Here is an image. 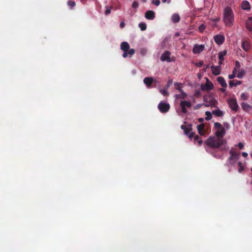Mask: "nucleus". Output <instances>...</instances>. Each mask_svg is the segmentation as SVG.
I'll return each instance as SVG.
<instances>
[{
    "label": "nucleus",
    "mask_w": 252,
    "mask_h": 252,
    "mask_svg": "<svg viewBox=\"0 0 252 252\" xmlns=\"http://www.w3.org/2000/svg\"><path fill=\"white\" fill-rule=\"evenodd\" d=\"M212 71L215 75H218L220 74L221 71V67L220 65L211 66Z\"/></svg>",
    "instance_id": "obj_11"
},
{
    "label": "nucleus",
    "mask_w": 252,
    "mask_h": 252,
    "mask_svg": "<svg viewBox=\"0 0 252 252\" xmlns=\"http://www.w3.org/2000/svg\"><path fill=\"white\" fill-rule=\"evenodd\" d=\"M229 154L230 156L229 157L228 160H229V162L231 164H233V163L231 162V161L234 159H238L240 157V153L236 152L233 149H231L229 151Z\"/></svg>",
    "instance_id": "obj_6"
},
{
    "label": "nucleus",
    "mask_w": 252,
    "mask_h": 252,
    "mask_svg": "<svg viewBox=\"0 0 252 252\" xmlns=\"http://www.w3.org/2000/svg\"><path fill=\"white\" fill-rule=\"evenodd\" d=\"M143 82L147 88H151L154 79L152 77H146L144 79Z\"/></svg>",
    "instance_id": "obj_12"
},
{
    "label": "nucleus",
    "mask_w": 252,
    "mask_h": 252,
    "mask_svg": "<svg viewBox=\"0 0 252 252\" xmlns=\"http://www.w3.org/2000/svg\"><path fill=\"white\" fill-rule=\"evenodd\" d=\"M203 64V63L202 62H200L197 63V66L198 67H201Z\"/></svg>",
    "instance_id": "obj_53"
},
{
    "label": "nucleus",
    "mask_w": 252,
    "mask_h": 252,
    "mask_svg": "<svg viewBox=\"0 0 252 252\" xmlns=\"http://www.w3.org/2000/svg\"><path fill=\"white\" fill-rule=\"evenodd\" d=\"M241 106L242 109L245 111H248L251 107L250 105L249 104L245 102H243L241 104Z\"/></svg>",
    "instance_id": "obj_24"
},
{
    "label": "nucleus",
    "mask_w": 252,
    "mask_h": 252,
    "mask_svg": "<svg viewBox=\"0 0 252 252\" xmlns=\"http://www.w3.org/2000/svg\"><path fill=\"white\" fill-rule=\"evenodd\" d=\"M214 128L217 130L215 136H210L205 141L206 145L213 149H219L221 151H227L229 148L226 146L227 141L223 137L225 134V130L219 122L214 124Z\"/></svg>",
    "instance_id": "obj_1"
},
{
    "label": "nucleus",
    "mask_w": 252,
    "mask_h": 252,
    "mask_svg": "<svg viewBox=\"0 0 252 252\" xmlns=\"http://www.w3.org/2000/svg\"><path fill=\"white\" fill-rule=\"evenodd\" d=\"M125 26V24L124 22H121L120 26L121 28H124Z\"/></svg>",
    "instance_id": "obj_51"
},
{
    "label": "nucleus",
    "mask_w": 252,
    "mask_h": 252,
    "mask_svg": "<svg viewBox=\"0 0 252 252\" xmlns=\"http://www.w3.org/2000/svg\"><path fill=\"white\" fill-rule=\"evenodd\" d=\"M160 92L164 95H167L168 94L167 91L165 90H160Z\"/></svg>",
    "instance_id": "obj_41"
},
{
    "label": "nucleus",
    "mask_w": 252,
    "mask_h": 252,
    "mask_svg": "<svg viewBox=\"0 0 252 252\" xmlns=\"http://www.w3.org/2000/svg\"><path fill=\"white\" fill-rule=\"evenodd\" d=\"M139 27L140 28L141 31H145L146 30L147 25L144 23H140L139 24Z\"/></svg>",
    "instance_id": "obj_29"
},
{
    "label": "nucleus",
    "mask_w": 252,
    "mask_h": 252,
    "mask_svg": "<svg viewBox=\"0 0 252 252\" xmlns=\"http://www.w3.org/2000/svg\"><path fill=\"white\" fill-rule=\"evenodd\" d=\"M135 51L134 49H129L127 51L128 55H129L130 56L133 55L135 53Z\"/></svg>",
    "instance_id": "obj_35"
},
{
    "label": "nucleus",
    "mask_w": 252,
    "mask_h": 252,
    "mask_svg": "<svg viewBox=\"0 0 252 252\" xmlns=\"http://www.w3.org/2000/svg\"><path fill=\"white\" fill-rule=\"evenodd\" d=\"M235 83H234L233 80H230L229 82V86L230 88H232L233 86H234Z\"/></svg>",
    "instance_id": "obj_42"
},
{
    "label": "nucleus",
    "mask_w": 252,
    "mask_h": 252,
    "mask_svg": "<svg viewBox=\"0 0 252 252\" xmlns=\"http://www.w3.org/2000/svg\"><path fill=\"white\" fill-rule=\"evenodd\" d=\"M180 106L181 108L182 112L184 114H186L187 112L186 108H190L191 106V103L190 101L187 100L181 101L180 103Z\"/></svg>",
    "instance_id": "obj_4"
},
{
    "label": "nucleus",
    "mask_w": 252,
    "mask_h": 252,
    "mask_svg": "<svg viewBox=\"0 0 252 252\" xmlns=\"http://www.w3.org/2000/svg\"><path fill=\"white\" fill-rule=\"evenodd\" d=\"M251 171H252V168H251Z\"/></svg>",
    "instance_id": "obj_59"
},
{
    "label": "nucleus",
    "mask_w": 252,
    "mask_h": 252,
    "mask_svg": "<svg viewBox=\"0 0 252 252\" xmlns=\"http://www.w3.org/2000/svg\"><path fill=\"white\" fill-rule=\"evenodd\" d=\"M188 135H189V138H192L193 137H194V132H190Z\"/></svg>",
    "instance_id": "obj_45"
},
{
    "label": "nucleus",
    "mask_w": 252,
    "mask_h": 252,
    "mask_svg": "<svg viewBox=\"0 0 252 252\" xmlns=\"http://www.w3.org/2000/svg\"><path fill=\"white\" fill-rule=\"evenodd\" d=\"M214 88V85L213 83L207 79L206 84L204 85L201 86V90L202 91H211Z\"/></svg>",
    "instance_id": "obj_7"
},
{
    "label": "nucleus",
    "mask_w": 252,
    "mask_h": 252,
    "mask_svg": "<svg viewBox=\"0 0 252 252\" xmlns=\"http://www.w3.org/2000/svg\"><path fill=\"white\" fill-rule=\"evenodd\" d=\"M238 146L240 149H243L244 148V145L242 143L240 142L238 144Z\"/></svg>",
    "instance_id": "obj_44"
},
{
    "label": "nucleus",
    "mask_w": 252,
    "mask_h": 252,
    "mask_svg": "<svg viewBox=\"0 0 252 252\" xmlns=\"http://www.w3.org/2000/svg\"><path fill=\"white\" fill-rule=\"evenodd\" d=\"M158 109L161 113H166L170 109V105L167 103L160 102L158 105Z\"/></svg>",
    "instance_id": "obj_5"
},
{
    "label": "nucleus",
    "mask_w": 252,
    "mask_h": 252,
    "mask_svg": "<svg viewBox=\"0 0 252 252\" xmlns=\"http://www.w3.org/2000/svg\"><path fill=\"white\" fill-rule=\"evenodd\" d=\"M146 18L149 20H153L155 18V13L152 10H148L145 13Z\"/></svg>",
    "instance_id": "obj_13"
},
{
    "label": "nucleus",
    "mask_w": 252,
    "mask_h": 252,
    "mask_svg": "<svg viewBox=\"0 0 252 252\" xmlns=\"http://www.w3.org/2000/svg\"><path fill=\"white\" fill-rule=\"evenodd\" d=\"M132 6L133 8H137V7H138V2H137L136 1H133L132 4Z\"/></svg>",
    "instance_id": "obj_39"
},
{
    "label": "nucleus",
    "mask_w": 252,
    "mask_h": 252,
    "mask_svg": "<svg viewBox=\"0 0 252 252\" xmlns=\"http://www.w3.org/2000/svg\"><path fill=\"white\" fill-rule=\"evenodd\" d=\"M205 29V26L203 24H201L198 27V30L200 32H202L204 31Z\"/></svg>",
    "instance_id": "obj_34"
},
{
    "label": "nucleus",
    "mask_w": 252,
    "mask_h": 252,
    "mask_svg": "<svg viewBox=\"0 0 252 252\" xmlns=\"http://www.w3.org/2000/svg\"><path fill=\"white\" fill-rule=\"evenodd\" d=\"M238 165L239 167V168L238 169V171L241 173L243 170H244V167L243 166V164H242V163L240 161L238 162Z\"/></svg>",
    "instance_id": "obj_32"
},
{
    "label": "nucleus",
    "mask_w": 252,
    "mask_h": 252,
    "mask_svg": "<svg viewBox=\"0 0 252 252\" xmlns=\"http://www.w3.org/2000/svg\"><path fill=\"white\" fill-rule=\"evenodd\" d=\"M217 81L221 86L222 88H226L227 84L223 77L221 76L218 77L217 78Z\"/></svg>",
    "instance_id": "obj_17"
},
{
    "label": "nucleus",
    "mask_w": 252,
    "mask_h": 252,
    "mask_svg": "<svg viewBox=\"0 0 252 252\" xmlns=\"http://www.w3.org/2000/svg\"><path fill=\"white\" fill-rule=\"evenodd\" d=\"M246 28L252 34V16L249 17L248 20L246 22Z\"/></svg>",
    "instance_id": "obj_16"
},
{
    "label": "nucleus",
    "mask_w": 252,
    "mask_h": 252,
    "mask_svg": "<svg viewBox=\"0 0 252 252\" xmlns=\"http://www.w3.org/2000/svg\"><path fill=\"white\" fill-rule=\"evenodd\" d=\"M111 7L109 8V7H108V6H106V10L105 11V14L106 15L109 14L111 13Z\"/></svg>",
    "instance_id": "obj_36"
},
{
    "label": "nucleus",
    "mask_w": 252,
    "mask_h": 252,
    "mask_svg": "<svg viewBox=\"0 0 252 252\" xmlns=\"http://www.w3.org/2000/svg\"><path fill=\"white\" fill-rule=\"evenodd\" d=\"M205 47L203 45L195 44L193 48L192 52L194 54H199L204 50Z\"/></svg>",
    "instance_id": "obj_9"
},
{
    "label": "nucleus",
    "mask_w": 252,
    "mask_h": 252,
    "mask_svg": "<svg viewBox=\"0 0 252 252\" xmlns=\"http://www.w3.org/2000/svg\"><path fill=\"white\" fill-rule=\"evenodd\" d=\"M181 94H176L175 95L176 98H181V99H185L187 96V94L183 91V92H181Z\"/></svg>",
    "instance_id": "obj_22"
},
{
    "label": "nucleus",
    "mask_w": 252,
    "mask_h": 252,
    "mask_svg": "<svg viewBox=\"0 0 252 252\" xmlns=\"http://www.w3.org/2000/svg\"><path fill=\"white\" fill-rule=\"evenodd\" d=\"M175 86H177L176 89L178 90L180 92H183V90H182V88L180 86V83H175L174 84Z\"/></svg>",
    "instance_id": "obj_33"
},
{
    "label": "nucleus",
    "mask_w": 252,
    "mask_h": 252,
    "mask_svg": "<svg viewBox=\"0 0 252 252\" xmlns=\"http://www.w3.org/2000/svg\"><path fill=\"white\" fill-rule=\"evenodd\" d=\"M227 103L232 110L237 112L239 106L235 98H230L227 100Z\"/></svg>",
    "instance_id": "obj_3"
},
{
    "label": "nucleus",
    "mask_w": 252,
    "mask_h": 252,
    "mask_svg": "<svg viewBox=\"0 0 252 252\" xmlns=\"http://www.w3.org/2000/svg\"><path fill=\"white\" fill-rule=\"evenodd\" d=\"M203 121H204V119H203V118H199V119H198V121H199V122H200V123L203 122Z\"/></svg>",
    "instance_id": "obj_56"
},
{
    "label": "nucleus",
    "mask_w": 252,
    "mask_h": 252,
    "mask_svg": "<svg viewBox=\"0 0 252 252\" xmlns=\"http://www.w3.org/2000/svg\"><path fill=\"white\" fill-rule=\"evenodd\" d=\"M67 4L71 8H73L75 6V2L74 1L69 0L67 2Z\"/></svg>",
    "instance_id": "obj_31"
},
{
    "label": "nucleus",
    "mask_w": 252,
    "mask_h": 252,
    "mask_svg": "<svg viewBox=\"0 0 252 252\" xmlns=\"http://www.w3.org/2000/svg\"><path fill=\"white\" fill-rule=\"evenodd\" d=\"M242 82L241 81L237 80V81H236V82H235V83L234 84V86L236 87V86H237L238 85H241L242 84Z\"/></svg>",
    "instance_id": "obj_43"
},
{
    "label": "nucleus",
    "mask_w": 252,
    "mask_h": 252,
    "mask_svg": "<svg viewBox=\"0 0 252 252\" xmlns=\"http://www.w3.org/2000/svg\"><path fill=\"white\" fill-rule=\"evenodd\" d=\"M129 45L127 42H123L121 44V49L124 52H127L129 49Z\"/></svg>",
    "instance_id": "obj_15"
},
{
    "label": "nucleus",
    "mask_w": 252,
    "mask_h": 252,
    "mask_svg": "<svg viewBox=\"0 0 252 252\" xmlns=\"http://www.w3.org/2000/svg\"><path fill=\"white\" fill-rule=\"evenodd\" d=\"M152 3L156 5V6H158L160 4L159 0H153L152 1Z\"/></svg>",
    "instance_id": "obj_37"
},
{
    "label": "nucleus",
    "mask_w": 252,
    "mask_h": 252,
    "mask_svg": "<svg viewBox=\"0 0 252 252\" xmlns=\"http://www.w3.org/2000/svg\"><path fill=\"white\" fill-rule=\"evenodd\" d=\"M242 48L245 51H248L250 48V44L247 41H244L242 43Z\"/></svg>",
    "instance_id": "obj_19"
},
{
    "label": "nucleus",
    "mask_w": 252,
    "mask_h": 252,
    "mask_svg": "<svg viewBox=\"0 0 252 252\" xmlns=\"http://www.w3.org/2000/svg\"><path fill=\"white\" fill-rule=\"evenodd\" d=\"M191 126H192L191 125H189L188 127H187L186 126L182 125L181 128L182 129L184 130L185 134L188 135L192 130Z\"/></svg>",
    "instance_id": "obj_14"
},
{
    "label": "nucleus",
    "mask_w": 252,
    "mask_h": 252,
    "mask_svg": "<svg viewBox=\"0 0 252 252\" xmlns=\"http://www.w3.org/2000/svg\"><path fill=\"white\" fill-rule=\"evenodd\" d=\"M204 124H201L200 125H199L197 126V128L198 131V133L199 134L201 135H203L204 134V131H203V129L204 128Z\"/></svg>",
    "instance_id": "obj_20"
},
{
    "label": "nucleus",
    "mask_w": 252,
    "mask_h": 252,
    "mask_svg": "<svg viewBox=\"0 0 252 252\" xmlns=\"http://www.w3.org/2000/svg\"><path fill=\"white\" fill-rule=\"evenodd\" d=\"M212 155L213 156L217 158H220V155L219 154H216L215 153H213Z\"/></svg>",
    "instance_id": "obj_50"
},
{
    "label": "nucleus",
    "mask_w": 252,
    "mask_h": 252,
    "mask_svg": "<svg viewBox=\"0 0 252 252\" xmlns=\"http://www.w3.org/2000/svg\"><path fill=\"white\" fill-rule=\"evenodd\" d=\"M212 113H211L209 111H206L205 112V115H206V117L205 118V119L207 121L210 120L212 118Z\"/></svg>",
    "instance_id": "obj_28"
},
{
    "label": "nucleus",
    "mask_w": 252,
    "mask_h": 252,
    "mask_svg": "<svg viewBox=\"0 0 252 252\" xmlns=\"http://www.w3.org/2000/svg\"><path fill=\"white\" fill-rule=\"evenodd\" d=\"M197 142H198L199 145H201L203 143V141L201 138H200V139Z\"/></svg>",
    "instance_id": "obj_52"
},
{
    "label": "nucleus",
    "mask_w": 252,
    "mask_h": 252,
    "mask_svg": "<svg viewBox=\"0 0 252 252\" xmlns=\"http://www.w3.org/2000/svg\"><path fill=\"white\" fill-rule=\"evenodd\" d=\"M249 98V94L247 93H243L241 94V98L243 100H246Z\"/></svg>",
    "instance_id": "obj_30"
},
{
    "label": "nucleus",
    "mask_w": 252,
    "mask_h": 252,
    "mask_svg": "<svg viewBox=\"0 0 252 252\" xmlns=\"http://www.w3.org/2000/svg\"><path fill=\"white\" fill-rule=\"evenodd\" d=\"M214 41L218 45L221 44L224 41V37L223 35H216L214 37Z\"/></svg>",
    "instance_id": "obj_10"
},
{
    "label": "nucleus",
    "mask_w": 252,
    "mask_h": 252,
    "mask_svg": "<svg viewBox=\"0 0 252 252\" xmlns=\"http://www.w3.org/2000/svg\"><path fill=\"white\" fill-rule=\"evenodd\" d=\"M202 105L201 104H197L194 107V109H198L201 107V106Z\"/></svg>",
    "instance_id": "obj_47"
},
{
    "label": "nucleus",
    "mask_w": 252,
    "mask_h": 252,
    "mask_svg": "<svg viewBox=\"0 0 252 252\" xmlns=\"http://www.w3.org/2000/svg\"><path fill=\"white\" fill-rule=\"evenodd\" d=\"M242 156L244 157H247L248 156V154L246 152L242 153Z\"/></svg>",
    "instance_id": "obj_54"
},
{
    "label": "nucleus",
    "mask_w": 252,
    "mask_h": 252,
    "mask_svg": "<svg viewBox=\"0 0 252 252\" xmlns=\"http://www.w3.org/2000/svg\"><path fill=\"white\" fill-rule=\"evenodd\" d=\"M212 114L217 117H221L223 115V113L219 108L212 111Z\"/></svg>",
    "instance_id": "obj_21"
},
{
    "label": "nucleus",
    "mask_w": 252,
    "mask_h": 252,
    "mask_svg": "<svg viewBox=\"0 0 252 252\" xmlns=\"http://www.w3.org/2000/svg\"><path fill=\"white\" fill-rule=\"evenodd\" d=\"M170 52L168 51H165L161 55V57H160V60L162 62H164V61H167L168 62H171V60L170 59Z\"/></svg>",
    "instance_id": "obj_8"
},
{
    "label": "nucleus",
    "mask_w": 252,
    "mask_h": 252,
    "mask_svg": "<svg viewBox=\"0 0 252 252\" xmlns=\"http://www.w3.org/2000/svg\"><path fill=\"white\" fill-rule=\"evenodd\" d=\"M245 73H246V72H245V70L244 69H242L238 73V74L237 75V77L240 79L244 77Z\"/></svg>",
    "instance_id": "obj_26"
},
{
    "label": "nucleus",
    "mask_w": 252,
    "mask_h": 252,
    "mask_svg": "<svg viewBox=\"0 0 252 252\" xmlns=\"http://www.w3.org/2000/svg\"><path fill=\"white\" fill-rule=\"evenodd\" d=\"M241 6L243 10H250L251 8L250 3L247 0L242 1Z\"/></svg>",
    "instance_id": "obj_18"
},
{
    "label": "nucleus",
    "mask_w": 252,
    "mask_h": 252,
    "mask_svg": "<svg viewBox=\"0 0 252 252\" xmlns=\"http://www.w3.org/2000/svg\"><path fill=\"white\" fill-rule=\"evenodd\" d=\"M140 54L144 56L146 54L147 50L145 48H141L140 51Z\"/></svg>",
    "instance_id": "obj_38"
},
{
    "label": "nucleus",
    "mask_w": 252,
    "mask_h": 252,
    "mask_svg": "<svg viewBox=\"0 0 252 252\" xmlns=\"http://www.w3.org/2000/svg\"><path fill=\"white\" fill-rule=\"evenodd\" d=\"M240 67V63L237 61L235 62V67L236 68H239Z\"/></svg>",
    "instance_id": "obj_46"
},
{
    "label": "nucleus",
    "mask_w": 252,
    "mask_h": 252,
    "mask_svg": "<svg viewBox=\"0 0 252 252\" xmlns=\"http://www.w3.org/2000/svg\"><path fill=\"white\" fill-rule=\"evenodd\" d=\"M171 19H172V21L174 23H177L179 22V21L180 20V17L178 14H174L172 15Z\"/></svg>",
    "instance_id": "obj_23"
},
{
    "label": "nucleus",
    "mask_w": 252,
    "mask_h": 252,
    "mask_svg": "<svg viewBox=\"0 0 252 252\" xmlns=\"http://www.w3.org/2000/svg\"><path fill=\"white\" fill-rule=\"evenodd\" d=\"M236 72H237V69H236V67H234L232 71V73L231 74H229L228 75V78L229 79H233L236 76Z\"/></svg>",
    "instance_id": "obj_27"
},
{
    "label": "nucleus",
    "mask_w": 252,
    "mask_h": 252,
    "mask_svg": "<svg viewBox=\"0 0 252 252\" xmlns=\"http://www.w3.org/2000/svg\"><path fill=\"white\" fill-rule=\"evenodd\" d=\"M226 54V51H223L220 52L219 54V59L220 60L223 61L224 60V56Z\"/></svg>",
    "instance_id": "obj_25"
},
{
    "label": "nucleus",
    "mask_w": 252,
    "mask_h": 252,
    "mask_svg": "<svg viewBox=\"0 0 252 252\" xmlns=\"http://www.w3.org/2000/svg\"><path fill=\"white\" fill-rule=\"evenodd\" d=\"M167 0H162V2L164 3Z\"/></svg>",
    "instance_id": "obj_58"
},
{
    "label": "nucleus",
    "mask_w": 252,
    "mask_h": 252,
    "mask_svg": "<svg viewBox=\"0 0 252 252\" xmlns=\"http://www.w3.org/2000/svg\"><path fill=\"white\" fill-rule=\"evenodd\" d=\"M172 81L171 80H169L168 81L167 85H166V89H167L170 87V86L172 84Z\"/></svg>",
    "instance_id": "obj_40"
},
{
    "label": "nucleus",
    "mask_w": 252,
    "mask_h": 252,
    "mask_svg": "<svg viewBox=\"0 0 252 252\" xmlns=\"http://www.w3.org/2000/svg\"><path fill=\"white\" fill-rule=\"evenodd\" d=\"M234 15L232 9L229 6L225 7L223 11V21L226 26L231 27L233 25Z\"/></svg>",
    "instance_id": "obj_2"
},
{
    "label": "nucleus",
    "mask_w": 252,
    "mask_h": 252,
    "mask_svg": "<svg viewBox=\"0 0 252 252\" xmlns=\"http://www.w3.org/2000/svg\"><path fill=\"white\" fill-rule=\"evenodd\" d=\"M122 56H123V58H126V57H127V56H128V53H127V52H124V53L123 54V55H122Z\"/></svg>",
    "instance_id": "obj_49"
},
{
    "label": "nucleus",
    "mask_w": 252,
    "mask_h": 252,
    "mask_svg": "<svg viewBox=\"0 0 252 252\" xmlns=\"http://www.w3.org/2000/svg\"><path fill=\"white\" fill-rule=\"evenodd\" d=\"M200 137L198 135H195L194 137V141H197L200 139Z\"/></svg>",
    "instance_id": "obj_48"
},
{
    "label": "nucleus",
    "mask_w": 252,
    "mask_h": 252,
    "mask_svg": "<svg viewBox=\"0 0 252 252\" xmlns=\"http://www.w3.org/2000/svg\"><path fill=\"white\" fill-rule=\"evenodd\" d=\"M222 61H221V60H220L219 61V65L220 66L221 64L222 63Z\"/></svg>",
    "instance_id": "obj_57"
},
{
    "label": "nucleus",
    "mask_w": 252,
    "mask_h": 252,
    "mask_svg": "<svg viewBox=\"0 0 252 252\" xmlns=\"http://www.w3.org/2000/svg\"><path fill=\"white\" fill-rule=\"evenodd\" d=\"M251 184H252V181Z\"/></svg>",
    "instance_id": "obj_60"
},
{
    "label": "nucleus",
    "mask_w": 252,
    "mask_h": 252,
    "mask_svg": "<svg viewBox=\"0 0 252 252\" xmlns=\"http://www.w3.org/2000/svg\"><path fill=\"white\" fill-rule=\"evenodd\" d=\"M225 88H220V91H221V92L224 93V92H225V91H226V90H225Z\"/></svg>",
    "instance_id": "obj_55"
}]
</instances>
